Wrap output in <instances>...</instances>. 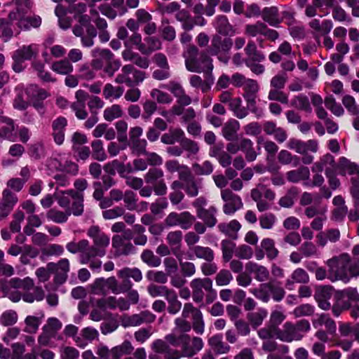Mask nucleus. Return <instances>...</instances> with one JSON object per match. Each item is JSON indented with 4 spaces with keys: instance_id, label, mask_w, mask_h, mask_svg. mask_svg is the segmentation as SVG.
I'll list each match as a JSON object with an SVG mask.
<instances>
[{
    "instance_id": "1",
    "label": "nucleus",
    "mask_w": 359,
    "mask_h": 359,
    "mask_svg": "<svg viewBox=\"0 0 359 359\" xmlns=\"http://www.w3.org/2000/svg\"><path fill=\"white\" fill-rule=\"evenodd\" d=\"M203 347L201 338L191 339L187 334L176 335L174 333L165 336L164 340L156 339L151 344L152 350L164 354L165 359H180L182 357H192Z\"/></svg>"
},
{
    "instance_id": "2",
    "label": "nucleus",
    "mask_w": 359,
    "mask_h": 359,
    "mask_svg": "<svg viewBox=\"0 0 359 359\" xmlns=\"http://www.w3.org/2000/svg\"><path fill=\"white\" fill-rule=\"evenodd\" d=\"M88 236L93 239V245H88L85 253L79 255L81 264H89L93 271H100L102 262L97 257H102L106 255V248L109 245V237L101 231L97 226H90L87 232Z\"/></svg>"
},
{
    "instance_id": "3",
    "label": "nucleus",
    "mask_w": 359,
    "mask_h": 359,
    "mask_svg": "<svg viewBox=\"0 0 359 359\" xmlns=\"http://www.w3.org/2000/svg\"><path fill=\"white\" fill-rule=\"evenodd\" d=\"M187 69L191 72L212 74L214 65L207 50L199 51L195 45H187L182 54Z\"/></svg>"
},
{
    "instance_id": "4",
    "label": "nucleus",
    "mask_w": 359,
    "mask_h": 359,
    "mask_svg": "<svg viewBox=\"0 0 359 359\" xmlns=\"http://www.w3.org/2000/svg\"><path fill=\"white\" fill-rule=\"evenodd\" d=\"M250 292L264 303L269 302L271 298L276 302H280L285 296L282 283L276 280L262 283L257 288L250 290Z\"/></svg>"
},
{
    "instance_id": "5",
    "label": "nucleus",
    "mask_w": 359,
    "mask_h": 359,
    "mask_svg": "<svg viewBox=\"0 0 359 359\" xmlns=\"http://www.w3.org/2000/svg\"><path fill=\"white\" fill-rule=\"evenodd\" d=\"M311 329L309 320L302 319L295 324L286 322L281 330H277V339L285 342L301 340Z\"/></svg>"
},
{
    "instance_id": "6",
    "label": "nucleus",
    "mask_w": 359,
    "mask_h": 359,
    "mask_svg": "<svg viewBox=\"0 0 359 359\" xmlns=\"http://www.w3.org/2000/svg\"><path fill=\"white\" fill-rule=\"evenodd\" d=\"M192 299L196 303L203 302L205 294L207 304H210L217 297V292L212 288V280L209 278H196L190 282Z\"/></svg>"
},
{
    "instance_id": "7",
    "label": "nucleus",
    "mask_w": 359,
    "mask_h": 359,
    "mask_svg": "<svg viewBox=\"0 0 359 359\" xmlns=\"http://www.w3.org/2000/svg\"><path fill=\"white\" fill-rule=\"evenodd\" d=\"M351 257L348 253H342L338 257L330 259L327 262L328 266L327 278L332 281L342 280L348 282V266Z\"/></svg>"
},
{
    "instance_id": "8",
    "label": "nucleus",
    "mask_w": 359,
    "mask_h": 359,
    "mask_svg": "<svg viewBox=\"0 0 359 359\" xmlns=\"http://www.w3.org/2000/svg\"><path fill=\"white\" fill-rule=\"evenodd\" d=\"M95 59L92 64L96 69L104 67V72L110 77L119 69L121 66L120 60L115 58L114 53L109 49L97 48L94 50Z\"/></svg>"
},
{
    "instance_id": "9",
    "label": "nucleus",
    "mask_w": 359,
    "mask_h": 359,
    "mask_svg": "<svg viewBox=\"0 0 359 359\" xmlns=\"http://www.w3.org/2000/svg\"><path fill=\"white\" fill-rule=\"evenodd\" d=\"M244 52L246 56L244 58V63L246 67L257 75L262 74L265 71V67L260 62H264L266 57L262 51L257 49L255 42L252 40L248 41Z\"/></svg>"
},
{
    "instance_id": "10",
    "label": "nucleus",
    "mask_w": 359,
    "mask_h": 359,
    "mask_svg": "<svg viewBox=\"0 0 359 359\" xmlns=\"http://www.w3.org/2000/svg\"><path fill=\"white\" fill-rule=\"evenodd\" d=\"M233 44V42L231 38L215 34L211 39L210 45L206 50L210 55L217 56L221 62L226 65L230 59L229 52Z\"/></svg>"
},
{
    "instance_id": "11",
    "label": "nucleus",
    "mask_w": 359,
    "mask_h": 359,
    "mask_svg": "<svg viewBox=\"0 0 359 359\" xmlns=\"http://www.w3.org/2000/svg\"><path fill=\"white\" fill-rule=\"evenodd\" d=\"M146 78V73L136 69L133 65H126L121 69L115 82L118 84L125 83L128 87H135L142 83Z\"/></svg>"
},
{
    "instance_id": "12",
    "label": "nucleus",
    "mask_w": 359,
    "mask_h": 359,
    "mask_svg": "<svg viewBox=\"0 0 359 359\" xmlns=\"http://www.w3.org/2000/svg\"><path fill=\"white\" fill-rule=\"evenodd\" d=\"M163 177V170L158 167L149 168L144 176L145 182L153 185L154 191L156 196H164L167 193V186Z\"/></svg>"
},
{
    "instance_id": "13",
    "label": "nucleus",
    "mask_w": 359,
    "mask_h": 359,
    "mask_svg": "<svg viewBox=\"0 0 359 359\" xmlns=\"http://www.w3.org/2000/svg\"><path fill=\"white\" fill-rule=\"evenodd\" d=\"M259 90V84L257 81L254 79H248L247 82L243 86L244 92L243 96L250 111L255 114L257 117L262 116V111L258 109L256 102Z\"/></svg>"
},
{
    "instance_id": "14",
    "label": "nucleus",
    "mask_w": 359,
    "mask_h": 359,
    "mask_svg": "<svg viewBox=\"0 0 359 359\" xmlns=\"http://www.w3.org/2000/svg\"><path fill=\"white\" fill-rule=\"evenodd\" d=\"M25 11L21 10L20 6L15 11H11L9 18L11 21H17L18 27L21 29L29 30L38 28L41 25V18L39 15L25 17Z\"/></svg>"
},
{
    "instance_id": "15",
    "label": "nucleus",
    "mask_w": 359,
    "mask_h": 359,
    "mask_svg": "<svg viewBox=\"0 0 359 359\" xmlns=\"http://www.w3.org/2000/svg\"><path fill=\"white\" fill-rule=\"evenodd\" d=\"M196 217L188 211L180 213L172 212L164 219L167 226H180L182 229L187 230L191 227L195 222Z\"/></svg>"
},
{
    "instance_id": "16",
    "label": "nucleus",
    "mask_w": 359,
    "mask_h": 359,
    "mask_svg": "<svg viewBox=\"0 0 359 359\" xmlns=\"http://www.w3.org/2000/svg\"><path fill=\"white\" fill-rule=\"evenodd\" d=\"M221 197L225 202L223 205V212L225 215H231L243 208L241 198L229 189L222 190Z\"/></svg>"
},
{
    "instance_id": "17",
    "label": "nucleus",
    "mask_w": 359,
    "mask_h": 359,
    "mask_svg": "<svg viewBox=\"0 0 359 359\" xmlns=\"http://www.w3.org/2000/svg\"><path fill=\"white\" fill-rule=\"evenodd\" d=\"M91 288L92 292L95 294L105 296L109 291L116 294V279L114 276L96 278Z\"/></svg>"
},
{
    "instance_id": "18",
    "label": "nucleus",
    "mask_w": 359,
    "mask_h": 359,
    "mask_svg": "<svg viewBox=\"0 0 359 359\" xmlns=\"http://www.w3.org/2000/svg\"><path fill=\"white\" fill-rule=\"evenodd\" d=\"M287 147L298 154H306L308 151L316 153L318 150V142L316 140L304 142L298 139L290 138L287 143Z\"/></svg>"
},
{
    "instance_id": "19",
    "label": "nucleus",
    "mask_w": 359,
    "mask_h": 359,
    "mask_svg": "<svg viewBox=\"0 0 359 359\" xmlns=\"http://www.w3.org/2000/svg\"><path fill=\"white\" fill-rule=\"evenodd\" d=\"M18 197L11 190L6 189L2 192V197L0 199V217L6 218L13 210L18 203Z\"/></svg>"
},
{
    "instance_id": "20",
    "label": "nucleus",
    "mask_w": 359,
    "mask_h": 359,
    "mask_svg": "<svg viewBox=\"0 0 359 359\" xmlns=\"http://www.w3.org/2000/svg\"><path fill=\"white\" fill-rule=\"evenodd\" d=\"M76 101L71 104V109L75 112L77 118L80 120L86 119L88 116V112L86 109V101L90 98L88 93L83 90H79L75 95Z\"/></svg>"
},
{
    "instance_id": "21",
    "label": "nucleus",
    "mask_w": 359,
    "mask_h": 359,
    "mask_svg": "<svg viewBox=\"0 0 359 359\" xmlns=\"http://www.w3.org/2000/svg\"><path fill=\"white\" fill-rule=\"evenodd\" d=\"M16 137L14 121L7 116H0V138L15 142Z\"/></svg>"
},
{
    "instance_id": "22",
    "label": "nucleus",
    "mask_w": 359,
    "mask_h": 359,
    "mask_svg": "<svg viewBox=\"0 0 359 359\" xmlns=\"http://www.w3.org/2000/svg\"><path fill=\"white\" fill-rule=\"evenodd\" d=\"M333 290V287L330 285H323L316 287L314 298L320 309L325 311L330 309L331 305L329 300L332 296Z\"/></svg>"
},
{
    "instance_id": "23",
    "label": "nucleus",
    "mask_w": 359,
    "mask_h": 359,
    "mask_svg": "<svg viewBox=\"0 0 359 359\" xmlns=\"http://www.w3.org/2000/svg\"><path fill=\"white\" fill-rule=\"evenodd\" d=\"M112 247L115 249V255L117 256H128L136 252L133 244L130 241H125L120 235L113 236Z\"/></svg>"
},
{
    "instance_id": "24",
    "label": "nucleus",
    "mask_w": 359,
    "mask_h": 359,
    "mask_svg": "<svg viewBox=\"0 0 359 359\" xmlns=\"http://www.w3.org/2000/svg\"><path fill=\"white\" fill-rule=\"evenodd\" d=\"M67 126V120L64 116H59L52 122V135L54 142L57 145H61L65 141V130Z\"/></svg>"
},
{
    "instance_id": "25",
    "label": "nucleus",
    "mask_w": 359,
    "mask_h": 359,
    "mask_svg": "<svg viewBox=\"0 0 359 359\" xmlns=\"http://www.w3.org/2000/svg\"><path fill=\"white\" fill-rule=\"evenodd\" d=\"M72 196V207H69L67 212L69 216L73 214L74 216H80L83 212V194L74 189H69L67 192Z\"/></svg>"
},
{
    "instance_id": "26",
    "label": "nucleus",
    "mask_w": 359,
    "mask_h": 359,
    "mask_svg": "<svg viewBox=\"0 0 359 359\" xmlns=\"http://www.w3.org/2000/svg\"><path fill=\"white\" fill-rule=\"evenodd\" d=\"M261 15L263 20L272 27H278L283 21L276 6L265 7L262 10Z\"/></svg>"
},
{
    "instance_id": "27",
    "label": "nucleus",
    "mask_w": 359,
    "mask_h": 359,
    "mask_svg": "<svg viewBox=\"0 0 359 359\" xmlns=\"http://www.w3.org/2000/svg\"><path fill=\"white\" fill-rule=\"evenodd\" d=\"M337 170L339 175L345 176L346 174L358 176L359 174V165L354 162H351L346 157H341L337 165Z\"/></svg>"
},
{
    "instance_id": "28",
    "label": "nucleus",
    "mask_w": 359,
    "mask_h": 359,
    "mask_svg": "<svg viewBox=\"0 0 359 359\" xmlns=\"http://www.w3.org/2000/svg\"><path fill=\"white\" fill-rule=\"evenodd\" d=\"M182 232L180 230L170 231L166 236V241L171 248L172 253L176 257V258H179V255L181 254L180 248L182 245Z\"/></svg>"
},
{
    "instance_id": "29",
    "label": "nucleus",
    "mask_w": 359,
    "mask_h": 359,
    "mask_svg": "<svg viewBox=\"0 0 359 359\" xmlns=\"http://www.w3.org/2000/svg\"><path fill=\"white\" fill-rule=\"evenodd\" d=\"M217 208L214 205H211L208 208L201 210L196 215L208 228H212L217 223Z\"/></svg>"
},
{
    "instance_id": "30",
    "label": "nucleus",
    "mask_w": 359,
    "mask_h": 359,
    "mask_svg": "<svg viewBox=\"0 0 359 359\" xmlns=\"http://www.w3.org/2000/svg\"><path fill=\"white\" fill-rule=\"evenodd\" d=\"M219 231L232 240L238 238V232L241 225L236 219H233L229 223L222 222L218 224Z\"/></svg>"
},
{
    "instance_id": "31",
    "label": "nucleus",
    "mask_w": 359,
    "mask_h": 359,
    "mask_svg": "<svg viewBox=\"0 0 359 359\" xmlns=\"http://www.w3.org/2000/svg\"><path fill=\"white\" fill-rule=\"evenodd\" d=\"M39 53V48L36 44H30L29 46H22L17 49L13 55L18 59L23 61L30 60L36 57Z\"/></svg>"
},
{
    "instance_id": "32",
    "label": "nucleus",
    "mask_w": 359,
    "mask_h": 359,
    "mask_svg": "<svg viewBox=\"0 0 359 359\" xmlns=\"http://www.w3.org/2000/svg\"><path fill=\"white\" fill-rule=\"evenodd\" d=\"M206 79L203 81L200 76L192 75L189 79L190 85L196 88H201L203 93L208 92L214 83L213 74H205Z\"/></svg>"
},
{
    "instance_id": "33",
    "label": "nucleus",
    "mask_w": 359,
    "mask_h": 359,
    "mask_svg": "<svg viewBox=\"0 0 359 359\" xmlns=\"http://www.w3.org/2000/svg\"><path fill=\"white\" fill-rule=\"evenodd\" d=\"M334 298L335 303L332 306V311L334 316L338 317L344 311H346L351 308V304L348 299H346V297L344 296L341 291L338 292L335 294Z\"/></svg>"
},
{
    "instance_id": "34",
    "label": "nucleus",
    "mask_w": 359,
    "mask_h": 359,
    "mask_svg": "<svg viewBox=\"0 0 359 359\" xmlns=\"http://www.w3.org/2000/svg\"><path fill=\"white\" fill-rule=\"evenodd\" d=\"M247 270L255 275V278L259 282H264L268 280L269 277V270L264 266L259 265L257 263L250 262L246 264Z\"/></svg>"
},
{
    "instance_id": "35",
    "label": "nucleus",
    "mask_w": 359,
    "mask_h": 359,
    "mask_svg": "<svg viewBox=\"0 0 359 359\" xmlns=\"http://www.w3.org/2000/svg\"><path fill=\"white\" fill-rule=\"evenodd\" d=\"M208 345L216 354L226 353L230 350V346L222 341L221 334H215L208 339Z\"/></svg>"
},
{
    "instance_id": "36",
    "label": "nucleus",
    "mask_w": 359,
    "mask_h": 359,
    "mask_svg": "<svg viewBox=\"0 0 359 359\" xmlns=\"http://www.w3.org/2000/svg\"><path fill=\"white\" fill-rule=\"evenodd\" d=\"M175 17L178 22L182 23V28L184 31H191L194 29V23H193V18L187 9L180 8L175 13Z\"/></svg>"
},
{
    "instance_id": "37",
    "label": "nucleus",
    "mask_w": 359,
    "mask_h": 359,
    "mask_svg": "<svg viewBox=\"0 0 359 359\" xmlns=\"http://www.w3.org/2000/svg\"><path fill=\"white\" fill-rule=\"evenodd\" d=\"M239 123L236 120H230L222 128V134L229 141H233L237 138V132L239 130Z\"/></svg>"
},
{
    "instance_id": "38",
    "label": "nucleus",
    "mask_w": 359,
    "mask_h": 359,
    "mask_svg": "<svg viewBox=\"0 0 359 359\" xmlns=\"http://www.w3.org/2000/svg\"><path fill=\"white\" fill-rule=\"evenodd\" d=\"M309 169L306 166H302L297 170H290L286 173L287 181L292 183H297L302 180H307L309 178Z\"/></svg>"
},
{
    "instance_id": "39",
    "label": "nucleus",
    "mask_w": 359,
    "mask_h": 359,
    "mask_svg": "<svg viewBox=\"0 0 359 359\" xmlns=\"http://www.w3.org/2000/svg\"><path fill=\"white\" fill-rule=\"evenodd\" d=\"M335 166L334 157L330 154H326L323 156L319 161L315 163L312 167V171L314 172H320L325 168H333Z\"/></svg>"
},
{
    "instance_id": "40",
    "label": "nucleus",
    "mask_w": 359,
    "mask_h": 359,
    "mask_svg": "<svg viewBox=\"0 0 359 359\" xmlns=\"http://www.w3.org/2000/svg\"><path fill=\"white\" fill-rule=\"evenodd\" d=\"M144 41L146 43L140 47L142 54L149 55L161 48V41L158 37L149 36L144 38Z\"/></svg>"
},
{
    "instance_id": "41",
    "label": "nucleus",
    "mask_w": 359,
    "mask_h": 359,
    "mask_svg": "<svg viewBox=\"0 0 359 359\" xmlns=\"http://www.w3.org/2000/svg\"><path fill=\"white\" fill-rule=\"evenodd\" d=\"M184 136V132L181 128L170 130L169 133H164L161 141L165 144H173L175 142H181Z\"/></svg>"
},
{
    "instance_id": "42",
    "label": "nucleus",
    "mask_w": 359,
    "mask_h": 359,
    "mask_svg": "<svg viewBox=\"0 0 359 359\" xmlns=\"http://www.w3.org/2000/svg\"><path fill=\"white\" fill-rule=\"evenodd\" d=\"M229 109L233 113V115L239 119L244 118L249 114V108L242 105V100L240 97L233 98L229 104Z\"/></svg>"
},
{
    "instance_id": "43",
    "label": "nucleus",
    "mask_w": 359,
    "mask_h": 359,
    "mask_svg": "<svg viewBox=\"0 0 359 359\" xmlns=\"http://www.w3.org/2000/svg\"><path fill=\"white\" fill-rule=\"evenodd\" d=\"M191 250L197 258L204 259L205 262H211L215 259L214 251L209 247L195 245Z\"/></svg>"
},
{
    "instance_id": "44",
    "label": "nucleus",
    "mask_w": 359,
    "mask_h": 359,
    "mask_svg": "<svg viewBox=\"0 0 359 359\" xmlns=\"http://www.w3.org/2000/svg\"><path fill=\"white\" fill-rule=\"evenodd\" d=\"M261 248L264 250L267 258L275 259L279 254L278 250L275 247V242L269 238H264L261 242Z\"/></svg>"
},
{
    "instance_id": "45",
    "label": "nucleus",
    "mask_w": 359,
    "mask_h": 359,
    "mask_svg": "<svg viewBox=\"0 0 359 359\" xmlns=\"http://www.w3.org/2000/svg\"><path fill=\"white\" fill-rule=\"evenodd\" d=\"M165 299L168 304L167 311L170 314L175 315L180 311L182 303L178 300L177 294L174 290L166 295Z\"/></svg>"
},
{
    "instance_id": "46",
    "label": "nucleus",
    "mask_w": 359,
    "mask_h": 359,
    "mask_svg": "<svg viewBox=\"0 0 359 359\" xmlns=\"http://www.w3.org/2000/svg\"><path fill=\"white\" fill-rule=\"evenodd\" d=\"M51 69L59 74L68 75L73 72V66L67 59L54 62Z\"/></svg>"
},
{
    "instance_id": "47",
    "label": "nucleus",
    "mask_w": 359,
    "mask_h": 359,
    "mask_svg": "<svg viewBox=\"0 0 359 359\" xmlns=\"http://www.w3.org/2000/svg\"><path fill=\"white\" fill-rule=\"evenodd\" d=\"M241 151L245 153V159L248 162L254 161L257 156V154L253 148V142L250 139H241Z\"/></svg>"
},
{
    "instance_id": "48",
    "label": "nucleus",
    "mask_w": 359,
    "mask_h": 359,
    "mask_svg": "<svg viewBox=\"0 0 359 359\" xmlns=\"http://www.w3.org/2000/svg\"><path fill=\"white\" fill-rule=\"evenodd\" d=\"M141 260L149 267H158L161 264V259L149 249L144 250L140 255Z\"/></svg>"
},
{
    "instance_id": "49",
    "label": "nucleus",
    "mask_w": 359,
    "mask_h": 359,
    "mask_svg": "<svg viewBox=\"0 0 359 359\" xmlns=\"http://www.w3.org/2000/svg\"><path fill=\"white\" fill-rule=\"evenodd\" d=\"M134 350L130 341L126 340L121 344L112 348V357L120 359L124 355L130 354Z\"/></svg>"
},
{
    "instance_id": "50",
    "label": "nucleus",
    "mask_w": 359,
    "mask_h": 359,
    "mask_svg": "<svg viewBox=\"0 0 359 359\" xmlns=\"http://www.w3.org/2000/svg\"><path fill=\"white\" fill-rule=\"evenodd\" d=\"M222 258L225 262H229L235 254L236 243L229 239L222 240L221 242Z\"/></svg>"
},
{
    "instance_id": "51",
    "label": "nucleus",
    "mask_w": 359,
    "mask_h": 359,
    "mask_svg": "<svg viewBox=\"0 0 359 359\" xmlns=\"http://www.w3.org/2000/svg\"><path fill=\"white\" fill-rule=\"evenodd\" d=\"M267 311L259 309L256 312H250L247 314V318L254 328L260 326L264 319L267 316Z\"/></svg>"
},
{
    "instance_id": "52",
    "label": "nucleus",
    "mask_w": 359,
    "mask_h": 359,
    "mask_svg": "<svg viewBox=\"0 0 359 359\" xmlns=\"http://www.w3.org/2000/svg\"><path fill=\"white\" fill-rule=\"evenodd\" d=\"M290 105L299 110H303L306 112L311 111V107L309 98L303 94L295 96L292 100Z\"/></svg>"
},
{
    "instance_id": "53",
    "label": "nucleus",
    "mask_w": 359,
    "mask_h": 359,
    "mask_svg": "<svg viewBox=\"0 0 359 359\" xmlns=\"http://www.w3.org/2000/svg\"><path fill=\"white\" fill-rule=\"evenodd\" d=\"M15 21H11L10 18L8 19H0V35L4 39V41H8L13 35V32L11 28L13 23Z\"/></svg>"
},
{
    "instance_id": "54",
    "label": "nucleus",
    "mask_w": 359,
    "mask_h": 359,
    "mask_svg": "<svg viewBox=\"0 0 359 359\" xmlns=\"http://www.w3.org/2000/svg\"><path fill=\"white\" fill-rule=\"evenodd\" d=\"M39 254L38 249L32 247V245H24L22 247V252L20 257V262L24 264H29L30 259L36 258Z\"/></svg>"
},
{
    "instance_id": "55",
    "label": "nucleus",
    "mask_w": 359,
    "mask_h": 359,
    "mask_svg": "<svg viewBox=\"0 0 359 359\" xmlns=\"http://www.w3.org/2000/svg\"><path fill=\"white\" fill-rule=\"evenodd\" d=\"M92 157L93 159L103 161L107 158V154L100 140H95L91 142Z\"/></svg>"
},
{
    "instance_id": "56",
    "label": "nucleus",
    "mask_w": 359,
    "mask_h": 359,
    "mask_svg": "<svg viewBox=\"0 0 359 359\" xmlns=\"http://www.w3.org/2000/svg\"><path fill=\"white\" fill-rule=\"evenodd\" d=\"M291 280L286 281V285H292L294 283H306L309 280V276L307 272L302 269L298 268L295 269L291 275Z\"/></svg>"
},
{
    "instance_id": "57",
    "label": "nucleus",
    "mask_w": 359,
    "mask_h": 359,
    "mask_svg": "<svg viewBox=\"0 0 359 359\" xmlns=\"http://www.w3.org/2000/svg\"><path fill=\"white\" fill-rule=\"evenodd\" d=\"M89 242L86 239H82L78 243L69 242L67 244V250L73 254L80 252V255H83L86 252L88 248Z\"/></svg>"
},
{
    "instance_id": "58",
    "label": "nucleus",
    "mask_w": 359,
    "mask_h": 359,
    "mask_svg": "<svg viewBox=\"0 0 359 359\" xmlns=\"http://www.w3.org/2000/svg\"><path fill=\"white\" fill-rule=\"evenodd\" d=\"M28 152L29 156L35 160L43 158L46 154V148L42 142H37L31 144Z\"/></svg>"
},
{
    "instance_id": "59",
    "label": "nucleus",
    "mask_w": 359,
    "mask_h": 359,
    "mask_svg": "<svg viewBox=\"0 0 359 359\" xmlns=\"http://www.w3.org/2000/svg\"><path fill=\"white\" fill-rule=\"evenodd\" d=\"M130 147L132 153L136 156L144 155L147 154V142L145 139H135L130 141Z\"/></svg>"
},
{
    "instance_id": "60",
    "label": "nucleus",
    "mask_w": 359,
    "mask_h": 359,
    "mask_svg": "<svg viewBox=\"0 0 359 359\" xmlns=\"http://www.w3.org/2000/svg\"><path fill=\"white\" fill-rule=\"evenodd\" d=\"M44 298V292L41 287H35L33 292H26L22 294V299L27 303L41 301Z\"/></svg>"
},
{
    "instance_id": "61",
    "label": "nucleus",
    "mask_w": 359,
    "mask_h": 359,
    "mask_svg": "<svg viewBox=\"0 0 359 359\" xmlns=\"http://www.w3.org/2000/svg\"><path fill=\"white\" fill-rule=\"evenodd\" d=\"M124 89L121 86L114 87L111 83H107L103 89V95L105 99L111 97L118 99L123 95Z\"/></svg>"
},
{
    "instance_id": "62",
    "label": "nucleus",
    "mask_w": 359,
    "mask_h": 359,
    "mask_svg": "<svg viewBox=\"0 0 359 359\" xmlns=\"http://www.w3.org/2000/svg\"><path fill=\"white\" fill-rule=\"evenodd\" d=\"M123 111L120 105L113 104L109 107H107L104 110L103 116L107 121H112L113 120L121 117Z\"/></svg>"
},
{
    "instance_id": "63",
    "label": "nucleus",
    "mask_w": 359,
    "mask_h": 359,
    "mask_svg": "<svg viewBox=\"0 0 359 359\" xmlns=\"http://www.w3.org/2000/svg\"><path fill=\"white\" fill-rule=\"evenodd\" d=\"M265 27V23L260 21H257L255 24L245 25V34L252 37H255L258 34L263 35Z\"/></svg>"
},
{
    "instance_id": "64",
    "label": "nucleus",
    "mask_w": 359,
    "mask_h": 359,
    "mask_svg": "<svg viewBox=\"0 0 359 359\" xmlns=\"http://www.w3.org/2000/svg\"><path fill=\"white\" fill-rule=\"evenodd\" d=\"M172 289H170L165 285H149L147 287V291L150 296L152 297H166V295L172 291Z\"/></svg>"
}]
</instances>
